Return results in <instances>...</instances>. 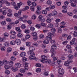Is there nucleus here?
Segmentation results:
<instances>
[{
  "label": "nucleus",
  "mask_w": 77,
  "mask_h": 77,
  "mask_svg": "<svg viewBox=\"0 0 77 77\" xmlns=\"http://www.w3.org/2000/svg\"><path fill=\"white\" fill-rule=\"evenodd\" d=\"M33 51H29L27 52V53L28 54H30L31 55L29 57V59L32 60H37L38 59L36 58V57L35 56V54Z\"/></svg>",
  "instance_id": "f257e3e1"
},
{
  "label": "nucleus",
  "mask_w": 77,
  "mask_h": 77,
  "mask_svg": "<svg viewBox=\"0 0 77 77\" xmlns=\"http://www.w3.org/2000/svg\"><path fill=\"white\" fill-rule=\"evenodd\" d=\"M42 60L41 62L42 63H51V61L50 60H47V57L45 55H42Z\"/></svg>",
  "instance_id": "f03ea898"
},
{
  "label": "nucleus",
  "mask_w": 77,
  "mask_h": 77,
  "mask_svg": "<svg viewBox=\"0 0 77 77\" xmlns=\"http://www.w3.org/2000/svg\"><path fill=\"white\" fill-rule=\"evenodd\" d=\"M58 72L59 74V77H62V75L64 74V70L62 68L59 69Z\"/></svg>",
  "instance_id": "7ed1b4c3"
},
{
  "label": "nucleus",
  "mask_w": 77,
  "mask_h": 77,
  "mask_svg": "<svg viewBox=\"0 0 77 77\" xmlns=\"http://www.w3.org/2000/svg\"><path fill=\"white\" fill-rule=\"evenodd\" d=\"M32 36H33V39L34 40V41H36L37 39H38V34L36 32H34L32 33Z\"/></svg>",
  "instance_id": "20e7f679"
},
{
  "label": "nucleus",
  "mask_w": 77,
  "mask_h": 77,
  "mask_svg": "<svg viewBox=\"0 0 77 77\" xmlns=\"http://www.w3.org/2000/svg\"><path fill=\"white\" fill-rule=\"evenodd\" d=\"M77 41V39L76 38H73L72 40H71L70 42V45H74L75 43V41Z\"/></svg>",
  "instance_id": "39448f33"
},
{
  "label": "nucleus",
  "mask_w": 77,
  "mask_h": 77,
  "mask_svg": "<svg viewBox=\"0 0 77 77\" xmlns=\"http://www.w3.org/2000/svg\"><path fill=\"white\" fill-rule=\"evenodd\" d=\"M15 42L18 45H20L21 44V40L19 39H17L15 40Z\"/></svg>",
  "instance_id": "423d86ee"
},
{
  "label": "nucleus",
  "mask_w": 77,
  "mask_h": 77,
  "mask_svg": "<svg viewBox=\"0 0 77 77\" xmlns=\"http://www.w3.org/2000/svg\"><path fill=\"white\" fill-rule=\"evenodd\" d=\"M57 14V12L56 11H54L52 12V15L53 17L56 16Z\"/></svg>",
  "instance_id": "0eeeda50"
},
{
  "label": "nucleus",
  "mask_w": 77,
  "mask_h": 77,
  "mask_svg": "<svg viewBox=\"0 0 77 77\" xmlns=\"http://www.w3.org/2000/svg\"><path fill=\"white\" fill-rule=\"evenodd\" d=\"M15 67L16 68H20L21 67V64L19 63H16L15 65Z\"/></svg>",
  "instance_id": "6e6552de"
},
{
  "label": "nucleus",
  "mask_w": 77,
  "mask_h": 77,
  "mask_svg": "<svg viewBox=\"0 0 77 77\" xmlns=\"http://www.w3.org/2000/svg\"><path fill=\"white\" fill-rule=\"evenodd\" d=\"M11 70L14 72H16V71H18V68H17V67H11Z\"/></svg>",
  "instance_id": "1a4fd4ad"
},
{
  "label": "nucleus",
  "mask_w": 77,
  "mask_h": 77,
  "mask_svg": "<svg viewBox=\"0 0 77 77\" xmlns=\"http://www.w3.org/2000/svg\"><path fill=\"white\" fill-rule=\"evenodd\" d=\"M26 56V53L25 52H22L20 54V56L22 57H24Z\"/></svg>",
  "instance_id": "9d476101"
},
{
  "label": "nucleus",
  "mask_w": 77,
  "mask_h": 77,
  "mask_svg": "<svg viewBox=\"0 0 77 77\" xmlns=\"http://www.w3.org/2000/svg\"><path fill=\"white\" fill-rule=\"evenodd\" d=\"M29 51H35V48L33 46H31L29 48Z\"/></svg>",
  "instance_id": "9b49d317"
},
{
  "label": "nucleus",
  "mask_w": 77,
  "mask_h": 77,
  "mask_svg": "<svg viewBox=\"0 0 77 77\" xmlns=\"http://www.w3.org/2000/svg\"><path fill=\"white\" fill-rule=\"evenodd\" d=\"M48 27L49 28H53L54 27V25H53V24L51 23H49L48 25Z\"/></svg>",
  "instance_id": "f8f14e48"
},
{
  "label": "nucleus",
  "mask_w": 77,
  "mask_h": 77,
  "mask_svg": "<svg viewBox=\"0 0 77 77\" xmlns=\"http://www.w3.org/2000/svg\"><path fill=\"white\" fill-rule=\"evenodd\" d=\"M4 2L5 4H6V6H11V3L7 1H5Z\"/></svg>",
  "instance_id": "ddd939ff"
},
{
  "label": "nucleus",
  "mask_w": 77,
  "mask_h": 77,
  "mask_svg": "<svg viewBox=\"0 0 77 77\" xmlns=\"http://www.w3.org/2000/svg\"><path fill=\"white\" fill-rule=\"evenodd\" d=\"M43 43L44 44H48L49 43V41L47 40H45L43 41Z\"/></svg>",
  "instance_id": "4468645a"
},
{
  "label": "nucleus",
  "mask_w": 77,
  "mask_h": 77,
  "mask_svg": "<svg viewBox=\"0 0 77 77\" xmlns=\"http://www.w3.org/2000/svg\"><path fill=\"white\" fill-rule=\"evenodd\" d=\"M64 65L66 66H68L69 65V63L68 61H66L65 62Z\"/></svg>",
  "instance_id": "2eb2a0df"
},
{
  "label": "nucleus",
  "mask_w": 77,
  "mask_h": 77,
  "mask_svg": "<svg viewBox=\"0 0 77 77\" xmlns=\"http://www.w3.org/2000/svg\"><path fill=\"white\" fill-rule=\"evenodd\" d=\"M17 36L18 38H22L23 37V34L21 33H19L17 34Z\"/></svg>",
  "instance_id": "dca6fc26"
},
{
  "label": "nucleus",
  "mask_w": 77,
  "mask_h": 77,
  "mask_svg": "<svg viewBox=\"0 0 77 77\" xmlns=\"http://www.w3.org/2000/svg\"><path fill=\"white\" fill-rule=\"evenodd\" d=\"M10 44L11 45H15V42L14 40L11 41H10Z\"/></svg>",
  "instance_id": "f3484780"
},
{
  "label": "nucleus",
  "mask_w": 77,
  "mask_h": 77,
  "mask_svg": "<svg viewBox=\"0 0 77 77\" xmlns=\"http://www.w3.org/2000/svg\"><path fill=\"white\" fill-rule=\"evenodd\" d=\"M46 21L47 23H50L51 22V19L50 18H48L47 19Z\"/></svg>",
  "instance_id": "a211bd4d"
},
{
  "label": "nucleus",
  "mask_w": 77,
  "mask_h": 77,
  "mask_svg": "<svg viewBox=\"0 0 77 77\" xmlns=\"http://www.w3.org/2000/svg\"><path fill=\"white\" fill-rule=\"evenodd\" d=\"M52 3V2L50 0H48L46 2V4L47 5H51Z\"/></svg>",
  "instance_id": "6ab92c4d"
},
{
  "label": "nucleus",
  "mask_w": 77,
  "mask_h": 77,
  "mask_svg": "<svg viewBox=\"0 0 77 77\" xmlns=\"http://www.w3.org/2000/svg\"><path fill=\"white\" fill-rule=\"evenodd\" d=\"M20 71L21 73H24L26 72V71L23 69H21L20 70Z\"/></svg>",
  "instance_id": "aec40b11"
},
{
  "label": "nucleus",
  "mask_w": 77,
  "mask_h": 77,
  "mask_svg": "<svg viewBox=\"0 0 77 77\" xmlns=\"http://www.w3.org/2000/svg\"><path fill=\"white\" fill-rule=\"evenodd\" d=\"M9 36V34L7 32H5L4 34V36L5 38H7Z\"/></svg>",
  "instance_id": "412c9836"
},
{
  "label": "nucleus",
  "mask_w": 77,
  "mask_h": 77,
  "mask_svg": "<svg viewBox=\"0 0 77 77\" xmlns=\"http://www.w3.org/2000/svg\"><path fill=\"white\" fill-rule=\"evenodd\" d=\"M12 50V48H8L7 49V51L8 53H9V52H11Z\"/></svg>",
  "instance_id": "4be33fe9"
},
{
  "label": "nucleus",
  "mask_w": 77,
  "mask_h": 77,
  "mask_svg": "<svg viewBox=\"0 0 77 77\" xmlns=\"http://www.w3.org/2000/svg\"><path fill=\"white\" fill-rule=\"evenodd\" d=\"M6 24V21L5 20L1 22V24L2 26L5 25Z\"/></svg>",
  "instance_id": "5701e85b"
},
{
  "label": "nucleus",
  "mask_w": 77,
  "mask_h": 77,
  "mask_svg": "<svg viewBox=\"0 0 77 77\" xmlns=\"http://www.w3.org/2000/svg\"><path fill=\"white\" fill-rule=\"evenodd\" d=\"M36 15L34 14L32 16V18L33 20H36Z\"/></svg>",
  "instance_id": "b1692460"
},
{
  "label": "nucleus",
  "mask_w": 77,
  "mask_h": 77,
  "mask_svg": "<svg viewBox=\"0 0 77 77\" xmlns=\"http://www.w3.org/2000/svg\"><path fill=\"white\" fill-rule=\"evenodd\" d=\"M3 62L4 63V64L5 65H7L8 64V61L6 60H3Z\"/></svg>",
  "instance_id": "393cba45"
},
{
  "label": "nucleus",
  "mask_w": 77,
  "mask_h": 77,
  "mask_svg": "<svg viewBox=\"0 0 77 77\" xmlns=\"http://www.w3.org/2000/svg\"><path fill=\"white\" fill-rule=\"evenodd\" d=\"M46 40H47L49 41L50 40H51L52 38H51V37H49L47 36L46 37Z\"/></svg>",
  "instance_id": "a878e982"
},
{
  "label": "nucleus",
  "mask_w": 77,
  "mask_h": 77,
  "mask_svg": "<svg viewBox=\"0 0 77 77\" xmlns=\"http://www.w3.org/2000/svg\"><path fill=\"white\" fill-rule=\"evenodd\" d=\"M68 57H69L70 59H72L74 57H73V55L71 54H69L68 55Z\"/></svg>",
  "instance_id": "bb28decb"
},
{
  "label": "nucleus",
  "mask_w": 77,
  "mask_h": 77,
  "mask_svg": "<svg viewBox=\"0 0 77 77\" xmlns=\"http://www.w3.org/2000/svg\"><path fill=\"white\" fill-rule=\"evenodd\" d=\"M7 16L9 17H12V13H8L7 14Z\"/></svg>",
  "instance_id": "cd10ccee"
},
{
  "label": "nucleus",
  "mask_w": 77,
  "mask_h": 77,
  "mask_svg": "<svg viewBox=\"0 0 77 77\" xmlns=\"http://www.w3.org/2000/svg\"><path fill=\"white\" fill-rule=\"evenodd\" d=\"M73 35L74 37H77V32L76 31H75L73 34Z\"/></svg>",
  "instance_id": "c85d7f7f"
},
{
  "label": "nucleus",
  "mask_w": 77,
  "mask_h": 77,
  "mask_svg": "<svg viewBox=\"0 0 77 77\" xmlns=\"http://www.w3.org/2000/svg\"><path fill=\"white\" fill-rule=\"evenodd\" d=\"M51 30L52 33H55L56 31V29L54 28H52Z\"/></svg>",
  "instance_id": "c756f323"
},
{
  "label": "nucleus",
  "mask_w": 77,
  "mask_h": 77,
  "mask_svg": "<svg viewBox=\"0 0 77 77\" xmlns=\"http://www.w3.org/2000/svg\"><path fill=\"white\" fill-rule=\"evenodd\" d=\"M51 48L52 49H56L57 47H56V45H52L51 46Z\"/></svg>",
  "instance_id": "7c9ffc66"
},
{
  "label": "nucleus",
  "mask_w": 77,
  "mask_h": 77,
  "mask_svg": "<svg viewBox=\"0 0 77 77\" xmlns=\"http://www.w3.org/2000/svg\"><path fill=\"white\" fill-rule=\"evenodd\" d=\"M29 6H27L25 7V8H23V9H22V10L23 11H26V10L29 9Z\"/></svg>",
  "instance_id": "2f4dec72"
},
{
  "label": "nucleus",
  "mask_w": 77,
  "mask_h": 77,
  "mask_svg": "<svg viewBox=\"0 0 77 77\" xmlns=\"http://www.w3.org/2000/svg\"><path fill=\"white\" fill-rule=\"evenodd\" d=\"M71 6H72V7H74V8H75V7H76V4L75 3H71V4L70 5Z\"/></svg>",
  "instance_id": "473e14b6"
},
{
  "label": "nucleus",
  "mask_w": 77,
  "mask_h": 77,
  "mask_svg": "<svg viewBox=\"0 0 77 77\" xmlns=\"http://www.w3.org/2000/svg\"><path fill=\"white\" fill-rule=\"evenodd\" d=\"M42 13L43 14H44L45 15H46L47 14V11L46 10H43L42 12Z\"/></svg>",
  "instance_id": "72a5a7b5"
},
{
  "label": "nucleus",
  "mask_w": 77,
  "mask_h": 77,
  "mask_svg": "<svg viewBox=\"0 0 77 77\" xmlns=\"http://www.w3.org/2000/svg\"><path fill=\"white\" fill-rule=\"evenodd\" d=\"M6 21L8 22H11L12 21V19L10 18H7L6 19Z\"/></svg>",
  "instance_id": "f704fd0d"
},
{
  "label": "nucleus",
  "mask_w": 77,
  "mask_h": 77,
  "mask_svg": "<svg viewBox=\"0 0 77 77\" xmlns=\"http://www.w3.org/2000/svg\"><path fill=\"white\" fill-rule=\"evenodd\" d=\"M26 45L28 47H30V42H27L26 43Z\"/></svg>",
  "instance_id": "c9c22d12"
},
{
  "label": "nucleus",
  "mask_w": 77,
  "mask_h": 77,
  "mask_svg": "<svg viewBox=\"0 0 77 77\" xmlns=\"http://www.w3.org/2000/svg\"><path fill=\"white\" fill-rule=\"evenodd\" d=\"M68 41L67 40H66L64 42H62V44H63V45H66V44H67V43H68Z\"/></svg>",
  "instance_id": "e433bc0d"
},
{
  "label": "nucleus",
  "mask_w": 77,
  "mask_h": 77,
  "mask_svg": "<svg viewBox=\"0 0 77 77\" xmlns=\"http://www.w3.org/2000/svg\"><path fill=\"white\" fill-rule=\"evenodd\" d=\"M62 29H61L60 27V28H58V32L60 33L62 32Z\"/></svg>",
  "instance_id": "4c0bfd02"
},
{
  "label": "nucleus",
  "mask_w": 77,
  "mask_h": 77,
  "mask_svg": "<svg viewBox=\"0 0 77 77\" xmlns=\"http://www.w3.org/2000/svg\"><path fill=\"white\" fill-rule=\"evenodd\" d=\"M27 4L28 6H30L31 5H32V2H31V1H28L27 2Z\"/></svg>",
  "instance_id": "58836bf2"
},
{
  "label": "nucleus",
  "mask_w": 77,
  "mask_h": 77,
  "mask_svg": "<svg viewBox=\"0 0 77 77\" xmlns=\"http://www.w3.org/2000/svg\"><path fill=\"white\" fill-rule=\"evenodd\" d=\"M44 38V35H42V34L41 35L39 36V38H40V39H43Z\"/></svg>",
  "instance_id": "ea45409f"
},
{
  "label": "nucleus",
  "mask_w": 77,
  "mask_h": 77,
  "mask_svg": "<svg viewBox=\"0 0 77 77\" xmlns=\"http://www.w3.org/2000/svg\"><path fill=\"white\" fill-rule=\"evenodd\" d=\"M5 72L6 74H7V75H8V74H10V72L8 70H6L5 71Z\"/></svg>",
  "instance_id": "a19ab883"
},
{
  "label": "nucleus",
  "mask_w": 77,
  "mask_h": 77,
  "mask_svg": "<svg viewBox=\"0 0 77 77\" xmlns=\"http://www.w3.org/2000/svg\"><path fill=\"white\" fill-rule=\"evenodd\" d=\"M4 45L7 47H9V43L8 42H6L4 43Z\"/></svg>",
  "instance_id": "79ce46f5"
},
{
  "label": "nucleus",
  "mask_w": 77,
  "mask_h": 77,
  "mask_svg": "<svg viewBox=\"0 0 77 77\" xmlns=\"http://www.w3.org/2000/svg\"><path fill=\"white\" fill-rule=\"evenodd\" d=\"M71 35H69L68 36V37H67V39L69 41H70L71 39Z\"/></svg>",
  "instance_id": "37998d69"
},
{
  "label": "nucleus",
  "mask_w": 77,
  "mask_h": 77,
  "mask_svg": "<svg viewBox=\"0 0 77 77\" xmlns=\"http://www.w3.org/2000/svg\"><path fill=\"white\" fill-rule=\"evenodd\" d=\"M15 57L13 56H12L11 58V60H13V61H14V60H15Z\"/></svg>",
  "instance_id": "c03bdc74"
},
{
  "label": "nucleus",
  "mask_w": 77,
  "mask_h": 77,
  "mask_svg": "<svg viewBox=\"0 0 77 77\" xmlns=\"http://www.w3.org/2000/svg\"><path fill=\"white\" fill-rule=\"evenodd\" d=\"M11 35H15L16 32L14 31H11Z\"/></svg>",
  "instance_id": "a18cd8bd"
},
{
  "label": "nucleus",
  "mask_w": 77,
  "mask_h": 77,
  "mask_svg": "<svg viewBox=\"0 0 77 77\" xmlns=\"http://www.w3.org/2000/svg\"><path fill=\"white\" fill-rule=\"evenodd\" d=\"M21 27L22 29H25V28H26V26L25 25L23 24L21 26Z\"/></svg>",
  "instance_id": "49530a36"
},
{
  "label": "nucleus",
  "mask_w": 77,
  "mask_h": 77,
  "mask_svg": "<svg viewBox=\"0 0 77 77\" xmlns=\"http://www.w3.org/2000/svg\"><path fill=\"white\" fill-rule=\"evenodd\" d=\"M18 20L19 21H23V18L21 17H18Z\"/></svg>",
  "instance_id": "de8ad7c7"
},
{
  "label": "nucleus",
  "mask_w": 77,
  "mask_h": 77,
  "mask_svg": "<svg viewBox=\"0 0 77 77\" xmlns=\"http://www.w3.org/2000/svg\"><path fill=\"white\" fill-rule=\"evenodd\" d=\"M35 27L38 29H39V28H41V25L39 24H37L35 25Z\"/></svg>",
  "instance_id": "09e8293b"
},
{
  "label": "nucleus",
  "mask_w": 77,
  "mask_h": 77,
  "mask_svg": "<svg viewBox=\"0 0 77 77\" xmlns=\"http://www.w3.org/2000/svg\"><path fill=\"white\" fill-rule=\"evenodd\" d=\"M8 63L9 64V65H13V64H14V62L12 61H8Z\"/></svg>",
  "instance_id": "8fccbe9b"
},
{
  "label": "nucleus",
  "mask_w": 77,
  "mask_h": 77,
  "mask_svg": "<svg viewBox=\"0 0 77 77\" xmlns=\"http://www.w3.org/2000/svg\"><path fill=\"white\" fill-rule=\"evenodd\" d=\"M7 29L10 30L11 29V25H8L7 26Z\"/></svg>",
  "instance_id": "3c124183"
},
{
  "label": "nucleus",
  "mask_w": 77,
  "mask_h": 77,
  "mask_svg": "<svg viewBox=\"0 0 77 77\" xmlns=\"http://www.w3.org/2000/svg\"><path fill=\"white\" fill-rule=\"evenodd\" d=\"M36 71L37 72H41V70L40 68H37L36 69Z\"/></svg>",
  "instance_id": "603ef678"
},
{
  "label": "nucleus",
  "mask_w": 77,
  "mask_h": 77,
  "mask_svg": "<svg viewBox=\"0 0 77 77\" xmlns=\"http://www.w3.org/2000/svg\"><path fill=\"white\" fill-rule=\"evenodd\" d=\"M62 12L63 13H65L66 14V13H67V11L66 10V9H64V10H62Z\"/></svg>",
  "instance_id": "864d4df0"
},
{
  "label": "nucleus",
  "mask_w": 77,
  "mask_h": 77,
  "mask_svg": "<svg viewBox=\"0 0 77 77\" xmlns=\"http://www.w3.org/2000/svg\"><path fill=\"white\" fill-rule=\"evenodd\" d=\"M25 38L26 39H29L30 38V35L29 34H28L26 36Z\"/></svg>",
  "instance_id": "5fc2aeb1"
},
{
  "label": "nucleus",
  "mask_w": 77,
  "mask_h": 77,
  "mask_svg": "<svg viewBox=\"0 0 77 77\" xmlns=\"http://www.w3.org/2000/svg\"><path fill=\"white\" fill-rule=\"evenodd\" d=\"M73 12L74 14H77V10L76 9H74L73 10Z\"/></svg>",
  "instance_id": "6e6d98bb"
},
{
  "label": "nucleus",
  "mask_w": 77,
  "mask_h": 77,
  "mask_svg": "<svg viewBox=\"0 0 77 77\" xmlns=\"http://www.w3.org/2000/svg\"><path fill=\"white\" fill-rule=\"evenodd\" d=\"M24 32L26 33L27 34H28V33H29V32H30V31H29L28 29H26L25 30Z\"/></svg>",
  "instance_id": "4d7b16f0"
},
{
  "label": "nucleus",
  "mask_w": 77,
  "mask_h": 77,
  "mask_svg": "<svg viewBox=\"0 0 77 77\" xmlns=\"http://www.w3.org/2000/svg\"><path fill=\"white\" fill-rule=\"evenodd\" d=\"M35 13L36 14L40 15V14H41V11L39 10H37L36 11Z\"/></svg>",
  "instance_id": "13d9d810"
},
{
  "label": "nucleus",
  "mask_w": 77,
  "mask_h": 77,
  "mask_svg": "<svg viewBox=\"0 0 77 77\" xmlns=\"http://www.w3.org/2000/svg\"><path fill=\"white\" fill-rule=\"evenodd\" d=\"M65 24H66V23H65V22H62L60 23L61 26H64V25H65Z\"/></svg>",
  "instance_id": "bf43d9fd"
},
{
  "label": "nucleus",
  "mask_w": 77,
  "mask_h": 77,
  "mask_svg": "<svg viewBox=\"0 0 77 77\" xmlns=\"http://www.w3.org/2000/svg\"><path fill=\"white\" fill-rule=\"evenodd\" d=\"M48 35L49 36H51L53 35V33L50 32H49L48 33Z\"/></svg>",
  "instance_id": "052dcab7"
},
{
  "label": "nucleus",
  "mask_w": 77,
  "mask_h": 77,
  "mask_svg": "<svg viewBox=\"0 0 77 77\" xmlns=\"http://www.w3.org/2000/svg\"><path fill=\"white\" fill-rule=\"evenodd\" d=\"M5 49L6 48H5V47H2L1 48V50H2V51H4L5 50Z\"/></svg>",
  "instance_id": "680f3d73"
},
{
  "label": "nucleus",
  "mask_w": 77,
  "mask_h": 77,
  "mask_svg": "<svg viewBox=\"0 0 77 77\" xmlns=\"http://www.w3.org/2000/svg\"><path fill=\"white\" fill-rule=\"evenodd\" d=\"M5 68L6 69H9V66L8 65H6L5 66Z\"/></svg>",
  "instance_id": "e2e57ef3"
},
{
  "label": "nucleus",
  "mask_w": 77,
  "mask_h": 77,
  "mask_svg": "<svg viewBox=\"0 0 77 77\" xmlns=\"http://www.w3.org/2000/svg\"><path fill=\"white\" fill-rule=\"evenodd\" d=\"M51 9L50 8L47 7L46 8L45 10L46 11H50Z\"/></svg>",
  "instance_id": "0e129e2a"
},
{
  "label": "nucleus",
  "mask_w": 77,
  "mask_h": 77,
  "mask_svg": "<svg viewBox=\"0 0 77 77\" xmlns=\"http://www.w3.org/2000/svg\"><path fill=\"white\" fill-rule=\"evenodd\" d=\"M35 66L36 67H41V65L40 63H36Z\"/></svg>",
  "instance_id": "69168bd1"
},
{
  "label": "nucleus",
  "mask_w": 77,
  "mask_h": 77,
  "mask_svg": "<svg viewBox=\"0 0 77 77\" xmlns=\"http://www.w3.org/2000/svg\"><path fill=\"white\" fill-rule=\"evenodd\" d=\"M30 10L32 11H33L35 10V7L33 6L31 7Z\"/></svg>",
  "instance_id": "338daca9"
},
{
  "label": "nucleus",
  "mask_w": 77,
  "mask_h": 77,
  "mask_svg": "<svg viewBox=\"0 0 77 77\" xmlns=\"http://www.w3.org/2000/svg\"><path fill=\"white\" fill-rule=\"evenodd\" d=\"M23 5V3L22 2H20L19 3H17V6L20 7V6H21Z\"/></svg>",
  "instance_id": "774afa93"
}]
</instances>
